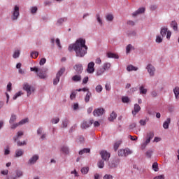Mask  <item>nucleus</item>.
<instances>
[{
	"label": "nucleus",
	"instance_id": "obj_1",
	"mask_svg": "<svg viewBox=\"0 0 179 179\" xmlns=\"http://www.w3.org/2000/svg\"><path fill=\"white\" fill-rule=\"evenodd\" d=\"M69 51L73 50L76 52V57L79 58H83L86 54H87V45H86V40L83 38L78 39L75 43L69 46Z\"/></svg>",
	"mask_w": 179,
	"mask_h": 179
},
{
	"label": "nucleus",
	"instance_id": "obj_2",
	"mask_svg": "<svg viewBox=\"0 0 179 179\" xmlns=\"http://www.w3.org/2000/svg\"><path fill=\"white\" fill-rule=\"evenodd\" d=\"M23 90H25V92H27V96L29 97V96H30V94H31V93L34 92V87L29 85V83H24L23 84Z\"/></svg>",
	"mask_w": 179,
	"mask_h": 179
},
{
	"label": "nucleus",
	"instance_id": "obj_3",
	"mask_svg": "<svg viewBox=\"0 0 179 179\" xmlns=\"http://www.w3.org/2000/svg\"><path fill=\"white\" fill-rule=\"evenodd\" d=\"M132 151L129 149H124V150H120L118 151V156H120L121 157H127V156H129V155H131Z\"/></svg>",
	"mask_w": 179,
	"mask_h": 179
},
{
	"label": "nucleus",
	"instance_id": "obj_4",
	"mask_svg": "<svg viewBox=\"0 0 179 179\" xmlns=\"http://www.w3.org/2000/svg\"><path fill=\"white\" fill-rule=\"evenodd\" d=\"M20 15V13H19V6H15L13 15H11L12 20H17V19H19Z\"/></svg>",
	"mask_w": 179,
	"mask_h": 179
},
{
	"label": "nucleus",
	"instance_id": "obj_5",
	"mask_svg": "<svg viewBox=\"0 0 179 179\" xmlns=\"http://www.w3.org/2000/svg\"><path fill=\"white\" fill-rule=\"evenodd\" d=\"M101 157L102 160H104V162H108L110 160V152L106 151V150H101L100 152Z\"/></svg>",
	"mask_w": 179,
	"mask_h": 179
},
{
	"label": "nucleus",
	"instance_id": "obj_6",
	"mask_svg": "<svg viewBox=\"0 0 179 179\" xmlns=\"http://www.w3.org/2000/svg\"><path fill=\"white\" fill-rule=\"evenodd\" d=\"M94 122V120H90V121H83L81 124L82 129H86L87 128H90Z\"/></svg>",
	"mask_w": 179,
	"mask_h": 179
},
{
	"label": "nucleus",
	"instance_id": "obj_7",
	"mask_svg": "<svg viewBox=\"0 0 179 179\" xmlns=\"http://www.w3.org/2000/svg\"><path fill=\"white\" fill-rule=\"evenodd\" d=\"M103 114H104V108H96L93 111L94 117H100Z\"/></svg>",
	"mask_w": 179,
	"mask_h": 179
},
{
	"label": "nucleus",
	"instance_id": "obj_8",
	"mask_svg": "<svg viewBox=\"0 0 179 179\" xmlns=\"http://www.w3.org/2000/svg\"><path fill=\"white\" fill-rule=\"evenodd\" d=\"M146 69L150 76H155V71H156V69H155V66H153V65H152L151 64H148L146 66Z\"/></svg>",
	"mask_w": 179,
	"mask_h": 179
},
{
	"label": "nucleus",
	"instance_id": "obj_9",
	"mask_svg": "<svg viewBox=\"0 0 179 179\" xmlns=\"http://www.w3.org/2000/svg\"><path fill=\"white\" fill-rule=\"evenodd\" d=\"M121 160L120 158H115L113 159V161L110 163V166L112 169H116V167H118V165L120 164V162Z\"/></svg>",
	"mask_w": 179,
	"mask_h": 179
},
{
	"label": "nucleus",
	"instance_id": "obj_10",
	"mask_svg": "<svg viewBox=\"0 0 179 179\" xmlns=\"http://www.w3.org/2000/svg\"><path fill=\"white\" fill-rule=\"evenodd\" d=\"M39 158L38 155H34L29 159L28 164H29V166H31V164H36Z\"/></svg>",
	"mask_w": 179,
	"mask_h": 179
},
{
	"label": "nucleus",
	"instance_id": "obj_11",
	"mask_svg": "<svg viewBox=\"0 0 179 179\" xmlns=\"http://www.w3.org/2000/svg\"><path fill=\"white\" fill-rule=\"evenodd\" d=\"M73 69L76 71V73L80 74L83 72V66L80 64H76L73 66Z\"/></svg>",
	"mask_w": 179,
	"mask_h": 179
},
{
	"label": "nucleus",
	"instance_id": "obj_12",
	"mask_svg": "<svg viewBox=\"0 0 179 179\" xmlns=\"http://www.w3.org/2000/svg\"><path fill=\"white\" fill-rule=\"evenodd\" d=\"M87 72L88 73H93V72H94V63L93 62H91L88 64Z\"/></svg>",
	"mask_w": 179,
	"mask_h": 179
},
{
	"label": "nucleus",
	"instance_id": "obj_13",
	"mask_svg": "<svg viewBox=\"0 0 179 179\" xmlns=\"http://www.w3.org/2000/svg\"><path fill=\"white\" fill-rule=\"evenodd\" d=\"M141 13H145V8H139L137 10L132 13V16H138V15H141Z\"/></svg>",
	"mask_w": 179,
	"mask_h": 179
},
{
	"label": "nucleus",
	"instance_id": "obj_14",
	"mask_svg": "<svg viewBox=\"0 0 179 179\" xmlns=\"http://www.w3.org/2000/svg\"><path fill=\"white\" fill-rule=\"evenodd\" d=\"M171 122V119L170 117H168L166 120L163 123V128L164 129H169V127Z\"/></svg>",
	"mask_w": 179,
	"mask_h": 179
},
{
	"label": "nucleus",
	"instance_id": "obj_15",
	"mask_svg": "<svg viewBox=\"0 0 179 179\" xmlns=\"http://www.w3.org/2000/svg\"><path fill=\"white\" fill-rule=\"evenodd\" d=\"M138 111H141V106L138 105V103H136L134 104V110L132 111L133 115H136Z\"/></svg>",
	"mask_w": 179,
	"mask_h": 179
},
{
	"label": "nucleus",
	"instance_id": "obj_16",
	"mask_svg": "<svg viewBox=\"0 0 179 179\" xmlns=\"http://www.w3.org/2000/svg\"><path fill=\"white\" fill-rule=\"evenodd\" d=\"M24 153V152L23 151V150H16L15 152V157H20L21 156H23Z\"/></svg>",
	"mask_w": 179,
	"mask_h": 179
},
{
	"label": "nucleus",
	"instance_id": "obj_17",
	"mask_svg": "<svg viewBox=\"0 0 179 179\" xmlns=\"http://www.w3.org/2000/svg\"><path fill=\"white\" fill-rule=\"evenodd\" d=\"M37 76H38V78L40 79H47V78H48L47 74L45 73H43L41 71H38L37 73Z\"/></svg>",
	"mask_w": 179,
	"mask_h": 179
},
{
	"label": "nucleus",
	"instance_id": "obj_18",
	"mask_svg": "<svg viewBox=\"0 0 179 179\" xmlns=\"http://www.w3.org/2000/svg\"><path fill=\"white\" fill-rule=\"evenodd\" d=\"M73 82H80L82 80V76L80 75H75L72 77Z\"/></svg>",
	"mask_w": 179,
	"mask_h": 179
},
{
	"label": "nucleus",
	"instance_id": "obj_19",
	"mask_svg": "<svg viewBox=\"0 0 179 179\" xmlns=\"http://www.w3.org/2000/svg\"><path fill=\"white\" fill-rule=\"evenodd\" d=\"M6 179H17V176H16L15 172H11L7 176Z\"/></svg>",
	"mask_w": 179,
	"mask_h": 179
},
{
	"label": "nucleus",
	"instance_id": "obj_20",
	"mask_svg": "<svg viewBox=\"0 0 179 179\" xmlns=\"http://www.w3.org/2000/svg\"><path fill=\"white\" fill-rule=\"evenodd\" d=\"M61 150L65 155H69V147L64 145L62 147Z\"/></svg>",
	"mask_w": 179,
	"mask_h": 179
},
{
	"label": "nucleus",
	"instance_id": "obj_21",
	"mask_svg": "<svg viewBox=\"0 0 179 179\" xmlns=\"http://www.w3.org/2000/svg\"><path fill=\"white\" fill-rule=\"evenodd\" d=\"M117 118V113L115 112H112L108 117V120L113 122Z\"/></svg>",
	"mask_w": 179,
	"mask_h": 179
},
{
	"label": "nucleus",
	"instance_id": "obj_22",
	"mask_svg": "<svg viewBox=\"0 0 179 179\" xmlns=\"http://www.w3.org/2000/svg\"><path fill=\"white\" fill-rule=\"evenodd\" d=\"M171 27L175 31H177L178 30V24H177V22L172 21L171 23Z\"/></svg>",
	"mask_w": 179,
	"mask_h": 179
},
{
	"label": "nucleus",
	"instance_id": "obj_23",
	"mask_svg": "<svg viewBox=\"0 0 179 179\" xmlns=\"http://www.w3.org/2000/svg\"><path fill=\"white\" fill-rule=\"evenodd\" d=\"M173 93L175 94V97H176V100H178V99H179V87H176L173 89Z\"/></svg>",
	"mask_w": 179,
	"mask_h": 179
},
{
	"label": "nucleus",
	"instance_id": "obj_24",
	"mask_svg": "<svg viewBox=\"0 0 179 179\" xmlns=\"http://www.w3.org/2000/svg\"><path fill=\"white\" fill-rule=\"evenodd\" d=\"M64 73H65V68H62L57 73L56 76H57L58 78H61V76H62V75H64Z\"/></svg>",
	"mask_w": 179,
	"mask_h": 179
},
{
	"label": "nucleus",
	"instance_id": "obj_25",
	"mask_svg": "<svg viewBox=\"0 0 179 179\" xmlns=\"http://www.w3.org/2000/svg\"><path fill=\"white\" fill-rule=\"evenodd\" d=\"M104 72H106V71L103 67L98 69V70L96 71V76H101V75H103Z\"/></svg>",
	"mask_w": 179,
	"mask_h": 179
},
{
	"label": "nucleus",
	"instance_id": "obj_26",
	"mask_svg": "<svg viewBox=\"0 0 179 179\" xmlns=\"http://www.w3.org/2000/svg\"><path fill=\"white\" fill-rule=\"evenodd\" d=\"M108 58H115V59H118V55L114 53L108 52L107 53Z\"/></svg>",
	"mask_w": 179,
	"mask_h": 179
},
{
	"label": "nucleus",
	"instance_id": "obj_27",
	"mask_svg": "<svg viewBox=\"0 0 179 179\" xmlns=\"http://www.w3.org/2000/svg\"><path fill=\"white\" fill-rule=\"evenodd\" d=\"M21 136H23V131H20L17 133V135L13 137V140L15 141V142H16V141H17V139H19V138H20Z\"/></svg>",
	"mask_w": 179,
	"mask_h": 179
},
{
	"label": "nucleus",
	"instance_id": "obj_28",
	"mask_svg": "<svg viewBox=\"0 0 179 179\" xmlns=\"http://www.w3.org/2000/svg\"><path fill=\"white\" fill-rule=\"evenodd\" d=\"M167 27H164L161 29L160 34L162 37H166V34H167Z\"/></svg>",
	"mask_w": 179,
	"mask_h": 179
},
{
	"label": "nucleus",
	"instance_id": "obj_29",
	"mask_svg": "<svg viewBox=\"0 0 179 179\" xmlns=\"http://www.w3.org/2000/svg\"><path fill=\"white\" fill-rule=\"evenodd\" d=\"M90 97H92V92H88L85 97V103H89V101H90Z\"/></svg>",
	"mask_w": 179,
	"mask_h": 179
},
{
	"label": "nucleus",
	"instance_id": "obj_30",
	"mask_svg": "<svg viewBox=\"0 0 179 179\" xmlns=\"http://www.w3.org/2000/svg\"><path fill=\"white\" fill-rule=\"evenodd\" d=\"M79 155H82L84 153H90V148H84L79 151Z\"/></svg>",
	"mask_w": 179,
	"mask_h": 179
},
{
	"label": "nucleus",
	"instance_id": "obj_31",
	"mask_svg": "<svg viewBox=\"0 0 179 179\" xmlns=\"http://www.w3.org/2000/svg\"><path fill=\"white\" fill-rule=\"evenodd\" d=\"M102 68L104 69V71H108V69H110V68H111V64L104 63Z\"/></svg>",
	"mask_w": 179,
	"mask_h": 179
},
{
	"label": "nucleus",
	"instance_id": "obj_32",
	"mask_svg": "<svg viewBox=\"0 0 179 179\" xmlns=\"http://www.w3.org/2000/svg\"><path fill=\"white\" fill-rule=\"evenodd\" d=\"M121 143H122V141H119L115 143V144H114L115 152H117V150H118V148H120V145H121Z\"/></svg>",
	"mask_w": 179,
	"mask_h": 179
},
{
	"label": "nucleus",
	"instance_id": "obj_33",
	"mask_svg": "<svg viewBox=\"0 0 179 179\" xmlns=\"http://www.w3.org/2000/svg\"><path fill=\"white\" fill-rule=\"evenodd\" d=\"M138 69V67H135L132 65H129L127 67V71H128V72H131V71H136Z\"/></svg>",
	"mask_w": 179,
	"mask_h": 179
},
{
	"label": "nucleus",
	"instance_id": "obj_34",
	"mask_svg": "<svg viewBox=\"0 0 179 179\" xmlns=\"http://www.w3.org/2000/svg\"><path fill=\"white\" fill-rule=\"evenodd\" d=\"M69 120L68 119H64L62 124V128H67Z\"/></svg>",
	"mask_w": 179,
	"mask_h": 179
},
{
	"label": "nucleus",
	"instance_id": "obj_35",
	"mask_svg": "<svg viewBox=\"0 0 179 179\" xmlns=\"http://www.w3.org/2000/svg\"><path fill=\"white\" fill-rule=\"evenodd\" d=\"M64 22H66V18H65V17L59 18V20H57V25L61 26V24H62L64 23Z\"/></svg>",
	"mask_w": 179,
	"mask_h": 179
},
{
	"label": "nucleus",
	"instance_id": "obj_36",
	"mask_svg": "<svg viewBox=\"0 0 179 179\" xmlns=\"http://www.w3.org/2000/svg\"><path fill=\"white\" fill-rule=\"evenodd\" d=\"M154 136H155V133L153 131H150L147 133L146 138L150 139V141H151V139H153Z\"/></svg>",
	"mask_w": 179,
	"mask_h": 179
},
{
	"label": "nucleus",
	"instance_id": "obj_37",
	"mask_svg": "<svg viewBox=\"0 0 179 179\" xmlns=\"http://www.w3.org/2000/svg\"><path fill=\"white\" fill-rule=\"evenodd\" d=\"M16 119H17L16 115L12 114L9 120L10 124H13V122L16 121Z\"/></svg>",
	"mask_w": 179,
	"mask_h": 179
},
{
	"label": "nucleus",
	"instance_id": "obj_38",
	"mask_svg": "<svg viewBox=\"0 0 179 179\" xmlns=\"http://www.w3.org/2000/svg\"><path fill=\"white\" fill-rule=\"evenodd\" d=\"M153 155V151L152 150H148L146 152H145V155L148 157V159H150L152 157Z\"/></svg>",
	"mask_w": 179,
	"mask_h": 179
},
{
	"label": "nucleus",
	"instance_id": "obj_39",
	"mask_svg": "<svg viewBox=\"0 0 179 179\" xmlns=\"http://www.w3.org/2000/svg\"><path fill=\"white\" fill-rule=\"evenodd\" d=\"M20 55V50H17L14 52L13 55V58H15V59L19 58Z\"/></svg>",
	"mask_w": 179,
	"mask_h": 179
},
{
	"label": "nucleus",
	"instance_id": "obj_40",
	"mask_svg": "<svg viewBox=\"0 0 179 179\" xmlns=\"http://www.w3.org/2000/svg\"><path fill=\"white\" fill-rule=\"evenodd\" d=\"M140 93L141 94H146L148 93V90L145 89L143 86L140 87Z\"/></svg>",
	"mask_w": 179,
	"mask_h": 179
},
{
	"label": "nucleus",
	"instance_id": "obj_41",
	"mask_svg": "<svg viewBox=\"0 0 179 179\" xmlns=\"http://www.w3.org/2000/svg\"><path fill=\"white\" fill-rule=\"evenodd\" d=\"M134 46H132V45L129 44L127 48H126V52L127 54H129V52H131V50H134Z\"/></svg>",
	"mask_w": 179,
	"mask_h": 179
},
{
	"label": "nucleus",
	"instance_id": "obj_42",
	"mask_svg": "<svg viewBox=\"0 0 179 179\" xmlns=\"http://www.w3.org/2000/svg\"><path fill=\"white\" fill-rule=\"evenodd\" d=\"M97 166L99 169H103L104 168V161L103 159H101L99 161Z\"/></svg>",
	"mask_w": 179,
	"mask_h": 179
},
{
	"label": "nucleus",
	"instance_id": "obj_43",
	"mask_svg": "<svg viewBox=\"0 0 179 179\" xmlns=\"http://www.w3.org/2000/svg\"><path fill=\"white\" fill-rule=\"evenodd\" d=\"M95 90L96 93H101V92L103 91V86H101V85H97L95 88Z\"/></svg>",
	"mask_w": 179,
	"mask_h": 179
},
{
	"label": "nucleus",
	"instance_id": "obj_44",
	"mask_svg": "<svg viewBox=\"0 0 179 179\" xmlns=\"http://www.w3.org/2000/svg\"><path fill=\"white\" fill-rule=\"evenodd\" d=\"M106 20H108V22H113V20H114V16L113 14H108L106 15Z\"/></svg>",
	"mask_w": 179,
	"mask_h": 179
},
{
	"label": "nucleus",
	"instance_id": "obj_45",
	"mask_svg": "<svg viewBox=\"0 0 179 179\" xmlns=\"http://www.w3.org/2000/svg\"><path fill=\"white\" fill-rule=\"evenodd\" d=\"M14 173L15 176H17V178H19L23 176V172L22 171H15V172Z\"/></svg>",
	"mask_w": 179,
	"mask_h": 179
},
{
	"label": "nucleus",
	"instance_id": "obj_46",
	"mask_svg": "<svg viewBox=\"0 0 179 179\" xmlns=\"http://www.w3.org/2000/svg\"><path fill=\"white\" fill-rule=\"evenodd\" d=\"M77 142H78V143H83L85 142V137L83 136H79Z\"/></svg>",
	"mask_w": 179,
	"mask_h": 179
},
{
	"label": "nucleus",
	"instance_id": "obj_47",
	"mask_svg": "<svg viewBox=\"0 0 179 179\" xmlns=\"http://www.w3.org/2000/svg\"><path fill=\"white\" fill-rule=\"evenodd\" d=\"M152 169L154 171H159V165L157 162H154L152 164Z\"/></svg>",
	"mask_w": 179,
	"mask_h": 179
},
{
	"label": "nucleus",
	"instance_id": "obj_48",
	"mask_svg": "<svg viewBox=\"0 0 179 179\" xmlns=\"http://www.w3.org/2000/svg\"><path fill=\"white\" fill-rule=\"evenodd\" d=\"M22 94H23V92H22V91L17 92L15 94V96L13 97V100H16V99H17V97H20V96H22Z\"/></svg>",
	"mask_w": 179,
	"mask_h": 179
},
{
	"label": "nucleus",
	"instance_id": "obj_49",
	"mask_svg": "<svg viewBox=\"0 0 179 179\" xmlns=\"http://www.w3.org/2000/svg\"><path fill=\"white\" fill-rule=\"evenodd\" d=\"M82 174H87L89 173V167H83L81 169Z\"/></svg>",
	"mask_w": 179,
	"mask_h": 179
},
{
	"label": "nucleus",
	"instance_id": "obj_50",
	"mask_svg": "<svg viewBox=\"0 0 179 179\" xmlns=\"http://www.w3.org/2000/svg\"><path fill=\"white\" fill-rule=\"evenodd\" d=\"M96 17L98 23L101 26L103 24V20H101V18L100 17V14H96Z\"/></svg>",
	"mask_w": 179,
	"mask_h": 179
},
{
	"label": "nucleus",
	"instance_id": "obj_51",
	"mask_svg": "<svg viewBox=\"0 0 179 179\" xmlns=\"http://www.w3.org/2000/svg\"><path fill=\"white\" fill-rule=\"evenodd\" d=\"M59 79H60V78L56 76V78H55L53 80V85L55 86H57V85H58V83H59Z\"/></svg>",
	"mask_w": 179,
	"mask_h": 179
},
{
	"label": "nucleus",
	"instance_id": "obj_52",
	"mask_svg": "<svg viewBox=\"0 0 179 179\" xmlns=\"http://www.w3.org/2000/svg\"><path fill=\"white\" fill-rule=\"evenodd\" d=\"M122 103H129V101H131V100L129 99V98L128 96H123L122 98Z\"/></svg>",
	"mask_w": 179,
	"mask_h": 179
},
{
	"label": "nucleus",
	"instance_id": "obj_53",
	"mask_svg": "<svg viewBox=\"0 0 179 179\" xmlns=\"http://www.w3.org/2000/svg\"><path fill=\"white\" fill-rule=\"evenodd\" d=\"M27 122H29V118H25L20 121L18 123L20 125H24V124H26Z\"/></svg>",
	"mask_w": 179,
	"mask_h": 179
},
{
	"label": "nucleus",
	"instance_id": "obj_54",
	"mask_svg": "<svg viewBox=\"0 0 179 179\" xmlns=\"http://www.w3.org/2000/svg\"><path fill=\"white\" fill-rule=\"evenodd\" d=\"M31 58H37L38 57V52L34 51L31 53Z\"/></svg>",
	"mask_w": 179,
	"mask_h": 179
},
{
	"label": "nucleus",
	"instance_id": "obj_55",
	"mask_svg": "<svg viewBox=\"0 0 179 179\" xmlns=\"http://www.w3.org/2000/svg\"><path fill=\"white\" fill-rule=\"evenodd\" d=\"M162 41H163V38L159 35L157 36L156 43H162Z\"/></svg>",
	"mask_w": 179,
	"mask_h": 179
},
{
	"label": "nucleus",
	"instance_id": "obj_56",
	"mask_svg": "<svg viewBox=\"0 0 179 179\" xmlns=\"http://www.w3.org/2000/svg\"><path fill=\"white\" fill-rule=\"evenodd\" d=\"M30 71L31 72H36L37 73H38V72H40V69H38V68H37V67H31Z\"/></svg>",
	"mask_w": 179,
	"mask_h": 179
},
{
	"label": "nucleus",
	"instance_id": "obj_57",
	"mask_svg": "<svg viewBox=\"0 0 179 179\" xmlns=\"http://www.w3.org/2000/svg\"><path fill=\"white\" fill-rule=\"evenodd\" d=\"M56 44L57 45V47L59 48V50H61V48H62V46L61 45V41L59 40V38L56 39Z\"/></svg>",
	"mask_w": 179,
	"mask_h": 179
},
{
	"label": "nucleus",
	"instance_id": "obj_58",
	"mask_svg": "<svg viewBox=\"0 0 179 179\" xmlns=\"http://www.w3.org/2000/svg\"><path fill=\"white\" fill-rule=\"evenodd\" d=\"M52 124H58L59 122V117L52 119Z\"/></svg>",
	"mask_w": 179,
	"mask_h": 179
},
{
	"label": "nucleus",
	"instance_id": "obj_59",
	"mask_svg": "<svg viewBox=\"0 0 179 179\" xmlns=\"http://www.w3.org/2000/svg\"><path fill=\"white\" fill-rule=\"evenodd\" d=\"M75 97H76V92L73 91L71 92V94L70 95V99H71V100H73V99H75Z\"/></svg>",
	"mask_w": 179,
	"mask_h": 179
},
{
	"label": "nucleus",
	"instance_id": "obj_60",
	"mask_svg": "<svg viewBox=\"0 0 179 179\" xmlns=\"http://www.w3.org/2000/svg\"><path fill=\"white\" fill-rule=\"evenodd\" d=\"M19 125H20L19 124V122L18 123H14L11 125L10 128H11V129H16V128H17V127H19Z\"/></svg>",
	"mask_w": 179,
	"mask_h": 179
},
{
	"label": "nucleus",
	"instance_id": "obj_61",
	"mask_svg": "<svg viewBox=\"0 0 179 179\" xmlns=\"http://www.w3.org/2000/svg\"><path fill=\"white\" fill-rule=\"evenodd\" d=\"M45 62H47V59L45 58H42L39 62V65H44Z\"/></svg>",
	"mask_w": 179,
	"mask_h": 179
},
{
	"label": "nucleus",
	"instance_id": "obj_62",
	"mask_svg": "<svg viewBox=\"0 0 179 179\" xmlns=\"http://www.w3.org/2000/svg\"><path fill=\"white\" fill-rule=\"evenodd\" d=\"M10 153V150H9V147H6V148L4 150V155L5 156H8Z\"/></svg>",
	"mask_w": 179,
	"mask_h": 179
},
{
	"label": "nucleus",
	"instance_id": "obj_63",
	"mask_svg": "<svg viewBox=\"0 0 179 179\" xmlns=\"http://www.w3.org/2000/svg\"><path fill=\"white\" fill-rule=\"evenodd\" d=\"M114 177L111 175H108V174H106L104 176H103V179H113Z\"/></svg>",
	"mask_w": 179,
	"mask_h": 179
},
{
	"label": "nucleus",
	"instance_id": "obj_64",
	"mask_svg": "<svg viewBox=\"0 0 179 179\" xmlns=\"http://www.w3.org/2000/svg\"><path fill=\"white\" fill-rule=\"evenodd\" d=\"M154 179H164V175L156 176L154 178Z\"/></svg>",
	"mask_w": 179,
	"mask_h": 179
}]
</instances>
